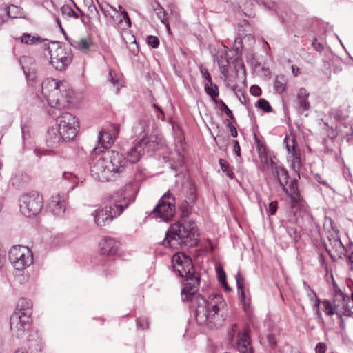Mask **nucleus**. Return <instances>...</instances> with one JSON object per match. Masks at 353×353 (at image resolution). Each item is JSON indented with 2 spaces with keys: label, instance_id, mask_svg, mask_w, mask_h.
Listing matches in <instances>:
<instances>
[{
  "label": "nucleus",
  "instance_id": "1",
  "mask_svg": "<svg viewBox=\"0 0 353 353\" xmlns=\"http://www.w3.org/2000/svg\"><path fill=\"white\" fill-rule=\"evenodd\" d=\"M174 272L180 277L185 278L181 290L183 301L196 302L195 319L201 325L210 329H216L223 324L227 316V304L223 296L219 294L209 296L206 300L196 292L199 290L200 278L195 274L192 259L182 252L172 256Z\"/></svg>",
  "mask_w": 353,
  "mask_h": 353
},
{
  "label": "nucleus",
  "instance_id": "2",
  "mask_svg": "<svg viewBox=\"0 0 353 353\" xmlns=\"http://www.w3.org/2000/svg\"><path fill=\"white\" fill-rule=\"evenodd\" d=\"M198 236L196 223L192 219L182 217L169 227L162 245L173 249L192 248L198 244Z\"/></svg>",
  "mask_w": 353,
  "mask_h": 353
},
{
  "label": "nucleus",
  "instance_id": "3",
  "mask_svg": "<svg viewBox=\"0 0 353 353\" xmlns=\"http://www.w3.org/2000/svg\"><path fill=\"white\" fill-rule=\"evenodd\" d=\"M125 162L123 155L119 152L106 151L98 159L92 160L90 166L91 176L101 182L113 180L123 172Z\"/></svg>",
  "mask_w": 353,
  "mask_h": 353
},
{
  "label": "nucleus",
  "instance_id": "4",
  "mask_svg": "<svg viewBox=\"0 0 353 353\" xmlns=\"http://www.w3.org/2000/svg\"><path fill=\"white\" fill-rule=\"evenodd\" d=\"M112 203L102 209H97L92 214L95 223L103 227L109 224L113 219L119 216L132 201L131 196L117 192L110 196Z\"/></svg>",
  "mask_w": 353,
  "mask_h": 353
},
{
  "label": "nucleus",
  "instance_id": "5",
  "mask_svg": "<svg viewBox=\"0 0 353 353\" xmlns=\"http://www.w3.org/2000/svg\"><path fill=\"white\" fill-rule=\"evenodd\" d=\"M45 50L50 55V63L57 70L63 71L70 64L72 59L71 49L57 41L50 42Z\"/></svg>",
  "mask_w": 353,
  "mask_h": 353
},
{
  "label": "nucleus",
  "instance_id": "6",
  "mask_svg": "<svg viewBox=\"0 0 353 353\" xmlns=\"http://www.w3.org/2000/svg\"><path fill=\"white\" fill-rule=\"evenodd\" d=\"M64 108L50 109L49 114L57 120L59 130L63 134L64 141L73 139L77 135L76 118L68 112L62 110Z\"/></svg>",
  "mask_w": 353,
  "mask_h": 353
},
{
  "label": "nucleus",
  "instance_id": "7",
  "mask_svg": "<svg viewBox=\"0 0 353 353\" xmlns=\"http://www.w3.org/2000/svg\"><path fill=\"white\" fill-rule=\"evenodd\" d=\"M21 212L27 217L38 214L43 206V199L37 192L22 194L19 199Z\"/></svg>",
  "mask_w": 353,
  "mask_h": 353
},
{
  "label": "nucleus",
  "instance_id": "8",
  "mask_svg": "<svg viewBox=\"0 0 353 353\" xmlns=\"http://www.w3.org/2000/svg\"><path fill=\"white\" fill-rule=\"evenodd\" d=\"M8 259L17 270H23L33 263V254L30 250L19 245L10 248Z\"/></svg>",
  "mask_w": 353,
  "mask_h": 353
},
{
  "label": "nucleus",
  "instance_id": "9",
  "mask_svg": "<svg viewBox=\"0 0 353 353\" xmlns=\"http://www.w3.org/2000/svg\"><path fill=\"white\" fill-rule=\"evenodd\" d=\"M176 199L169 191L165 192L153 209L152 214L164 221H169L175 214Z\"/></svg>",
  "mask_w": 353,
  "mask_h": 353
},
{
  "label": "nucleus",
  "instance_id": "10",
  "mask_svg": "<svg viewBox=\"0 0 353 353\" xmlns=\"http://www.w3.org/2000/svg\"><path fill=\"white\" fill-rule=\"evenodd\" d=\"M30 327V317L13 313L10 316V327L13 334L17 337H21L25 332L29 330Z\"/></svg>",
  "mask_w": 353,
  "mask_h": 353
},
{
  "label": "nucleus",
  "instance_id": "11",
  "mask_svg": "<svg viewBox=\"0 0 353 353\" xmlns=\"http://www.w3.org/2000/svg\"><path fill=\"white\" fill-rule=\"evenodd\" d=\"M51 95V97L46 98L50 107V109L65 108L68 105L71 99L70 91L67 90L63 85L59 88V92L57 94Z\"/></svg>",
  "mask_w": 353,
  "mask_h": 353
},
{
  "label": "nucleus",
  "instance_id": "12",
  "mask_svg": "<svg viewBox=\"0 0 353 353\" xmlns=\"http://www.w3.org/2000/svg\"><path fill=\"white\" fill-rule=\"evenodd\" d=\"M282 190L285 194L291 199V205L293 208L296 206H300L301 203L299 190L297 185V181L294 179L290 181L288 186L287 185H283Z\"/></svg>",
  "mask_w": 353,
  "mask_h": 353
},
{
  "label": "nucleus",
  "instance_id": "13",
  "mask_svg": "<svg viewBox=\"0 0 353 353\" xmlns=\"http://www.w3.org/2000/svg\"><path fill=\"white\" fill-rule=\"evenodd\" d=\"M235 279L238 288V294L240 296V300L243 305V310L248 313L251 312V301L250 298L248 297L244 290V278L239 272L236 276Z\"/></svg>",
  "mask_w": 353,
  "mask_h": 353
},
{
  "label": "nucleus",
  "instance_id": "14",
  "mask_svg": "<svg viewBox=\"0 0 353 353\" xmlns=\"http://www.w3.org/2000/svg\"><path fill=\"white\" fill-rule=\"evenodd\" d=\"M119 247V243L112 237L105 236L99 243L100 252L103 255H115Z\"/></svg>",
  "mask_w": 353,
  "mask_h": 353
},
{
  "label": "nucleus",
  "instance_id": "15",
  "mask_svg": "<svg viewBox=\"0 0 353 353\" xmlns=\"http://www.w3.org/2000/svg\"><path fill=\"white\" fill-rule=\"evenodd\" d=\"M310 93L304 88H301L297 92L295 100L296 110L299 114H303L310 108L308 101Z\"/></svg>",
  "mask_w": 353,
  "mask_h": 353
},
{
  "label": "nucleus",
  "instance_id": "16",
  "mask_svg": "<svg viewBox=\"0 0 353 353\" xmlns=\"http://www.w3.org/2000/svg\"><path fill=\"white\" fill-rule=\"evenodd\" d=\"M143 154L144 149L142 148V144H139L138 143L128 150L125 156H123L125 161H126L123 166V171L128 164L138 162Z\"/></svg>",
  "mask_w": 353,
  "mask_h": 353
},
{
  "label": "nucleus",
  "instance_id": "17",
  "mask_svg": "<svg viewBox=\"0 0 353 353\" xmlns=\"http://www.w3.org/2000/svg\"><path fill=\"white\" fill-rule=\"evenodd\" d=\"M237 348L240 353H253L249 332L247 329L239 332Z\"/></svg>",
  "mask_w": 353,
  "mask_h": 353
},
{
  "label": "nucleus",
  "instance_id": "18",
  "mask_svg": "<svg viewBox=\"0 0 353 353\" xmlns=\"http://www.w3.org/2000/svg\"><path fill=\"white\" fill-rule=\"evenodd\" d=\"M62 85L63 83L57 81L55 79H45L41 84V92L44 98L51 97V94H57L59 92V88Z\"/></svg>",
  "mask_w": 353,
  "mask_h": 353
},
{
  "label": "nucleus",
  "instance_id": "19",
  "mask_svg": "<svg viewBox=\"0 0 353 353\" xmlns=\"http://www.w3.org/2000/svg\"><path fill=\"white\" fill-rule=\"evenodd\" d=\"M114 137L112 136L110 132H108L106 130L100 131L98 136V141L100 144H101V147L97 146L93 149V152L96 154L100 153L102 152V148H108L114 141Z\"/></svg>",
  "mask_w": 353,
  "mask_h": 353
},
{
  "label": "nucleus",
  "instance_id": "20",
  "mask_svg": "<svg viewBox=\"0 0 353 353\" xmlns=\"http://www.w3.org/2000/svg\"><path fill=\"white\" fill-rule=\"evenodd\" d=\"M29 348L32 352H40L42 350L44 343L41 335L37 330H32L28 336Z\"/></svg>",
  "mask_w": 353,
  "mask_h": 353
},
{
  "label": "nucleus",
  "instance_id": "21",
  "mask_svg": "<svg viewBox=\"0 0 353 353\" xmlns=\"http://www.w3.org/2000/svg\"><path fill=\"white\" fill-rule=\"evenodd\" d=\"M50 211L57 216H62L65 211V205L64 201H61L59 195L52 197L48 203Z\"/></svg>",
  "mask_w": 353,
  "mask_h": 353
},
{
  "label": "nucleus",
  "instance_id": "22",
  "mask_svg": "<svg viewBox=\"0 0 353 353\" xmlns=\"http://www.w3.org/2000/svg\"><path fill=\"white\" fill-rule=\"evenodd\" d=\"M350 303V298L344 294L339 288L334 289V296L333 304L334 308L340 310L341 308H347Z\"/></svg>",
  "mask_w": 353,
  "mask_h": 353
},
{
  "label": "nucleus",
  "instance_id": "23",
  "mask_svg": "<svg viewBox=\"0 0 353 353\" xmlns=\"http://www.w3.org/2000/svg\"><path fill=\"white\" fill-rule=\"evenodd\" d=\"M270 167L274 170V174L276 176L277 181L279 185L283 187L284 185H288L289 179V174L288 170L283 166L278 165L272 160L270 162Z\"/></svg>",
  "mask_w": 353,
  "mask_h": 353
},
{
  "label": "nucleus",
  "instance_id": "24",
  "mask_svg": "<svg viewBox=\"0 0 353 353\" xmlns=\"http://www.w3.org/2000/svg\"><path fill=\"white\" fill-rule=\"evenodd\" d=\"M63 140V134L60 130L54 128L48 130L46 137V143L48 147L56 148Z\"/></svg>",
  "mask_w": 353,
  "mask_h": 353
},
{
  "label": "nucleus",
  "instance_id": "25",
  "mask_svg": "<svg viewBox=\"0 0 353 353\" xmlns=\"http://www.w3.org/2000/svg\"><path fill=\"white\" fill-rule=\"evenodd\" d=\"M281 228L283 230H285L286 234L288 236H285L284 234L283 236V239L285 240L288 243H296L298 241L300 235L297 231L296 228L294 225H290V224H281Z\"/></svg>",
  "mask_w": 353,
  "mask_h": 353
},
{
  "label": "nucleus",
  "instance_id": "26",
  "mask_svg": "<svg viewBox=\"0 0 353 353\" xmlns=\"http://www.w3.org/2000/svg\"><path fill=\"white\" fill-rule=\"evenodd\" d=\"M32 302L27 299L21 298L19 300L17 310L14 313H18L20 315L23 314V316L30 317L32 313Z\"/></svg>",
  "mask_w": 353,
  "mask_h": 353
},
{
  "label": "nucleus",
  "instance_id": "27",
  "mask_svg": "<svg viewBox=\"0 0 353 353\" xmlns=\"http://www.w3.org/2000/svg\"><path fill=\"white\" fill-rule=\"evenodd\" d=\"M29 176L23 172L15 173L10 179V182L16 188H22L29 181Z\"/></svg>",
  "mask_w": 353,
  "mask_h": 353
},
{
  "label": "nucleus",
  "instance_id": "28",
  "mask_svg": "<svg viewBox=\"0 0 353 353\" xmlns=\"http://www.w3.org/2000/svg\"><path fill=\"white\" fill-rule=\"evenodd\" d=\"M292 154H290V158L291 159V165L292 168L294 171H299L301 167V155L300 153L298 152L295 149V141L292 139Z\"/></svg>",
  "mask_w": 353,
  "mask_h": 353
},
{
  "label": "nucleus",
  "instance_id": "29",
  "mask_svg": "<svg viewBox=\"0 0 353 353\" xmlns=\"http://www.w3.org/2000/svg\"><path fill=\"white\" fill-rule=\"evenodd\" d=\"M15 39L20 40L22 43L26 45H34L37 43H41L43 40L40 37L32 36L28 33H23L20 37H17Z\"/></svg>",
  "mask_w": 353,
  "mask_h": 353
},
{
  "label": "nucleus",
  "instance_id": "30",
  "mask_svg": "<svg viewBox=\"0 0 353 353\" xmlns=\"http://www.w3.org/2000/svg\"><path fill=\"white\" fill-rule=\"evenodd\" d=\"M291 208L292 210H290L288 213L287 219L283 220L282 221V223H284L285 225H295V223L297 222L298 217L299 216V206H296V208H293L292 205H291Z\"/></svg>",
  "mask_w": 353,
  "mask_h": 353
},
{
  "label": "nucleus",
  "instance_id": "31",
  "mask_svg": "<svg viewBox=\"0 0 353 353\" xmlns=\"http://www.w3.org/2000/svg\"><path fill=\"white\" fill-rule=\"evenodd\" d=\"M139 144H142V148L144 149V153L152 152H153L157 147V144L155 141L152 139H148L143 137V138L138 142Z\"/></svg>",
  "mask_w": 353,
  "mask_h": 353
},
{
  "label": "nucleus",
  "instance_id": "32",
  "mask_svg": "<svg viewBox=\"0 0 353 353\" xmlns=\"http://www.w3.org/2000/svg\"><path fill=\"white\" fill-rule=\"evenodd\" d=\"M287 79L283 75L276 76L274 82V88L277 93H282L285 90Z\"/></svg>",
  "mask_w": 353,
  "mask_h": 353
},
{
  "label": "nucleus",
  "instance_id": "33",
  "mask_svg": "<svg viewBox=\"0 0 353 353\" xmlns=\"http://www.w3.org/2000/svg\"><path fill=\"white\" fill-rule=\"evenodd\" d=\"M217 63L219 66L221 74L224 77L225 79L228 77V66L229 61L225 54H221L217 57Z\"/></svg>",
  "mask_w": 353,
  "mask_h": 353
},
{
  "label": "nucleus",
  "instance_id": "34",
  "mask_svg": "<svg viewBox=\"0 0 353 353\" xmlns=\"http://www.w3.org/2000/svg\"><path fill=\"white\" fill-rule=\"evenodd\" d=\"M205 92L210 96L212 101L216 103L217 101L219 99H217L216 97L219 95V89L216 84L212 83V82H210V83H206L205 85Z\"/></svg>",
  "mask_w": 353,
  "mask_h": 353
},
{
  "label": "nucleus",
  "instance_id": "35",
  "mask_svg": "<svg viewBox=\"0 0 353 353\" xmlns=\"http://www.w3.org/2000/svg\"><path fill=\"white\" fill-rule=\"evenodd\" d=\"M322 303L324 305V311L327 315L332 316L336 314L341 319L342 318L341 311L334 308V304L332 305L330 301L324 300Z\"/></svg>",
  "mask_w": 353,
  "mask_h": 353
},
{
  "label": "nucleus",
  "instance_id": "36",
  "mask_svg": "<svg viewBox=\"0 0 353 353\" xmlns=\"http://www.w3.org/2000/svg\"><path fill=\"white\" fill-rule=\"evenodd\" d=\"M70 43L74 48L83 52L88 50L90 47V43L89 41L86 39L74 40Z\"/></svg>",
  "mask_w": 353,
  "mask_h": 353
},
{
  "label": "nucleus",
  "instance_id": "37",
  "mask_svg": "<svg viewBox=\"0 0 353 353\" xmlns=\"http://www.w3.org/2000/svg\"><path fill=\"white\" fill-rule=\"evenodd\" d=\"M121 15L122 18L119 19L118 25H120V27L123 29L131 27V21L128 12L125 10L121 11Z\"/></svg>",
  "mask_w": 353,
  "mask_h": 353
},
{
  "label": "nucleus",
  "instance_id": "38",
  "mask_svg": "<svg viewBox=\"0 0 353 353\" xmlns=\"http://www.w3.org/2000/svg\"><path fill=\"white\" fill-rule=\"evenodd\" d=\"M216 273L218 275L219 281L221 283L222 286L225 288V290L228 291L231 290L230 288L228 286L227 283L226 274L224 272L222 267H218L216 268Z\"/></svg>",
  "mask_w": 353,
  "mask_h": 353
},
{
  "label": "nucleus",
  "instance_id": "39",
  "mask_svg": "<svg viewBox=\"0 0 353 353\" xmlns=\"http://www.w3.org/2000/svg\"><path fill=\"white\" fill-rule=\"evenodd\" d=\"M216 104H219L220 105V110L225 112L227 117H229V119L232 121H234L235 118L230 110V109L228 107V105L225 103V102L223 100H219L217 101V103Z\"/></svg>",
  "mask_w": 353,
  "mask_h": 353
},
{
  "label": "nucleus",
  "instance_id": "40",
  "mask_svg": "<svg viewBox=\"0 0 353 353\" xmlns=\"http://www.w3.org/2000/svg\"><path fill=\"white\" fill-rule=\"evenodd\" d=\"M157 7L159 8V11L157 12V17L159 19L161 20V21L165 25L168 30H170V26L169 23L168 22V19L166 17V13L164 10V9L159 4L157 3Z\"/></svg>",
  "mask_w": 353,
  "mask_h": 353
},
{
  "label": "nucleus",
  "instance_id": "41",
  "mask_svg": "<svg viewBox=\"0 0 353 353\" xmlns=\"http://www.w3.org/2000/svg\"><path fill=\"white\" fill-rule=\"evenodd\" d=\"M256 106L261 108L265 112H271L272 111V108L269 102L264 99H259L256 103Z\"/></svg>",
  "mask_w": 353,
  "mask_h": 353
},
{
  "label": "nucleus",
  "instance_id": "42",
  "mask_svg": "<svg viewBox=\"0 0 353 353\" xmlns=\"http://www.w3.org/2000/svg\"><path fill=\"white\" fill-rule=\"evenodd\" d=\"M63 14L68 17L77 19L79 15L75 12L73 9L69 5H63L61 8Z\"/></svg>",
  "mask_w": 353,
  "mask_h": 353
},
{
  "label": "nucleus",
  "instance_id": "43",
  "mask_svg": "<svg viewBox=\"0 0 353 353\" xmlns=\"http://www.w3.org/2000/svg\"><path fill=\"white\" fill-rule=\"evenodd\" d=\"M256 149L259 157L262 160L263 156H266V148L263 142L261 141L256 137Z\"/></svg>",
  "mask_w": 353,
  "mask_h": 353
},
{
  "label": "nucleus",
  "instance_id": "44",
  "mask_svg": "<svg viewBox=\"0 0 353 353\" xmlns=\"http://www.w3.org/2000/svg\"><path fill=\"white\" fill-rule=\"evenodd\" d=\"M88 14L90 19H97L98 21H100L99 13L96 6L91 3L88 8Z\"/></svg>",
  "mask_w": 353,
  "mask_h": 353
},
{
  "label": "nucleus",
  "instance_id": "45",
  "mask_svg": "<svg viewBox=\"0 0 353 353\" xmlns=\"http://www.w3.org/2000/svg\"><path fill=\"white\" fill-rule=\"evenodd\" d=\"M219 165L220 167L223 172H225L227 176H228L230 179H233L234 176V172L229 169V165L228 163L224 162L223 159L219 160Z\"/></svg>",
  "mask_w": 353,
  "mask_h": 353
},
{
  "label": "nucleus",
  "instance_id": "46",
  "mask_svg": "<svg viewBox=\"0 0 353 353\" xmlns=\"http://www.w3.org/2000/svg\"><path fill=\"white\" fill-rule=\"evenodd\" d=\"M6 13L10 18H17L19 14V8L14 5H10L6 7Z\"/></svg>",
  "mask_w": 353,
  "mask_h": 353
},
{
  "label": "nucleus",
  "instance_id": "47",
  "mask_svg": "<svg viewBox=\"0 0 353 353\" xmlns=\"http://www.w3.org/2000/svg\"><path fill=\"white\" fill-rule=\"evenodd\" d=\"M332 247L335 249V250L338 252H342L344 250V245L341 241L339 238H334L333 239H330Z\"/></svg>",
  "mask_w": 353,
  "mask_h": 353
},
{
  "label": "nucleus",
  "instance_id": "48",
  "mask_svg": "<svg viewBox=\"0 0 353 353\" xmlns=\"http://www.w3.org/2000/svg\"><path fill=\"white\" fill-rule=\"evenodd\" d=\"M146 42L148 45L152 48H157L159 45V39L157 37L152 35H149L146 37Z\"/></svg>",
  "mask_w": 353,
  "mask_h": 353
},
{
  "label": "nucleus",
  "instance_id": "49",
  "mask_svg": "<svg viewBox=\"0 0 353 353\" xmlns=\"http://www.w3.org/2000/svg\"><path fill=\"white\" fill-rule=\"evenodd\" d=\"M63 178L64 179L69 180L73 184H76L78 182L77 176L72 172H64L63 173Z\"/></svg>",
  "mask_w": 353,
  "mask_h": 353
},
{
  "label": "nucleus",
  "instance_id": "50",
  "mask_svg": "<svg viewBox=\"0 0 353 353\" xmlns=\"http://www.w3.org/2000/svg\"><path fill=\"white\" fill-rule=\"evenodd\" d=\"M137 325L139 328L144 330L148 327L149 323L146 317H140L137 320Z\"/></svg>",
  "mask_w": 353,
  "mask_h": 353
},
{
  "label": "nucleus",
  "instance_id": "51",
  "mask_svg": "<svg viewBox=\"0 0 353 353\" xmlns=\"http://www.w3.org/2000/svg\"><path fill=\"white\" fill-rule=\"evenodd\" d=\"M100 8H101V10L102 11V12L104 14L105 16H108V15H110L112 18H113L114 17L110 15V14L108 12V8H110L111 10H112L115 13H117L118 12V10H117L116 8L110 6V4L107 3L105 5V7L103 6H100Z\"/></svg>",
  "mask_w": 353,
  "mask_h": 353
},
{
  "label": "nucleus",
  "instance_id": "52",
  "mask_svg": "<svg viewBox=\"0 0 353 353\" xmlns=\"http://www.w3.org/2000/svg\"><path fill=\"white\" fill-rule=\"evenodd\" d=\"M277 210V202L272 201L269 203L268 213L269 215H274Z\"/></svg>",
  "mask_w": 353,
  "mask_h": 353
},
{
  "label": "nucleus",
  "instance_id": "53",
  "mask_svg": "<svg viewBox=\"0 0 353 353\" xmlns=\"http://www.w3.org/2000/svg\"><path fill=\"white\" fill-rule=\"evenodd\" d=\"M250 93L253 96L259 97L261 94V90L258 85H254L250 88Z\"/></svg>",
  "mask_w": 353,
  "mask_h": 353
},
{
  "label": "nucleus",
  "instance_id": "54",
  "mask_svg": "<svg viewBox=\"0 0 353 353\" xmlns=\"http://www.w3.org/2000/svg\"><path fill=\"white\" fill-rule=\"evenodd\" d=\"M341 310H343L341 312L342 316L343 315L350 316L352 314H353V305L352 303H349V307L347 308H341Z\"/></svg>",
  "mask_w": 353,
  "mask_h": 353
},
{
  "label": "nucleus",
  "instance_id": "55",
  "mask_svg": "<svg viewBox=\"0 0 353 353\" xmlns=\"http://www.w3.org/2000/svg\"><path fill=\"white\" fill-rule=\"evenodd\" d=\"M139 185L137 182H133L125 186V191H128L132 189L134 193H137L139 190Z\"/></svg>",
  "mask_w": 353,
  "mask_h": 353
},
{
  "label": "nucleus",
  "instance_id": "56",
  "mask_svg": "<svg viewBox=\"0 0 353 353\" xmlns=\"http://www.w3.org/2000/svg\"><path fill=\"white\" fill-rule=\"evenodd\" d=\"M292 139H290L288 136L285 137L284 143H285V147L288 152L291 154H292Z\"/></svg>",
  "mask_w": 353,
  "mask_h": 353
},
{
  "label": "nucleus",
  "instance_id": "57",
  "mask_svg": "<svg viewBox=\"0 0 353 353\" xmlns=\"http://www.w3.org/2000/svg\"><path fill=\"white\" fill-rule=\"evenodd\" d=\"M120 131V127L119 125L113 124L111 126V130L109 131L112 133V136L116 139Z\"/></svg>",
  "mask_w": 353,
  "mask_h": 353
},
{
  "label": "nucleus",
  "instance_id": "58",
  "mask_svg": "<svg viewBox=\"0 0 353 353\" xmlns=\"http://www.w3.org/2000/svg\"><path fill=\"white\" fill-rule=\"evenodd\" d=\"M233 143H234L233 149H232L233 152L235 154H236L237 156L240 157L241 156V148H240L239 141L236 140H234V141H233Z\"/></svg>",
  "mask_w": 353,
  "mask_h": 353
},
{
  "label": "nucleus",
  "instance_id": "59",
  "mask_svg": "<svg viewBox=\"0 0 353 353\" xmlns=\"http://www.w3.org/2000/svg\"><path fill=\"white\" fill-rule=\"evenodd\" d=\"M312 46L313 47V48L316 50V51H318V52H321L323 50V46L317 42V40L316 39H315L313 41H312Z\"/></svg>",
  "mask_w": 353,
  "mask_h": 353
},
{
  "label": "nucleus",
  "instance_id": "60",
  "mask_svg": "<svg viewBox=\"0 0 353 353\" xmlns=\"http://www.w3.org/2000/svg\"><path fill=\"white\" fill-rule=\"evenodd\" d=\"M315 350L316 353H325L326 351V345L325 343H319L316 345Z\"/></svg>",
  "mask_w": 353,
  "mask_h": 353
},
{
  "label": "nucleus",
  "instance_id": "61",
  "mask_svg": "<svg viewBox=\"0 0 353 353\" xmlns=\"http://www.w3.org/2000/svg\"><path fill=\"white\" fill-rule=\"evenodd\" d=\"M108 81H110L113 84V85H117L119 84V80L113 77V72L112 70H109Z\"/></svg>",
  "mask_w": 353,
  "mask_h": 353
},
{
  "label": "nucleus",
  "instance_id": "62",
  "mask_svg": "<svg viewBox=\"0 0 353 353\" xmlns=\"http://www.w3.org/2000/svg\"><path fill=\"white\" fill-rule=\"evenodd\" d=\"M227 126L230 129L231 136L232 137H236L238 132L236 128L231 123H228Z\"/></svg>",
  "mask_w": 353,
  "mask_h": 353
},
{
  "label": "nucleus",
  "instance_id": "63",
  "mask_svg": "<svg viewBox=\"0 0 353 353\" xmlns=\"http://www.w3.org/2000/svg\"><path fill=\"white\" fill-rule=\"evenodd\" d=\"M307 296L311 301H313L316 299H319L316 296V292L312 289L307 291Z\"/></svg>",
  "mask_w": 353,
  "mask_h": 353
},
{
  "label": "nucleus",
  "instance_id": "64",
  "mask_svg": "<svg viewBox=\"0 0 353 353\" xmlns=\"http://www.w3.org/2000/svg\"><path fill=\"white\" fill-rule=\"evenodd\" d=\"M33 152L35 154V156L38 157V159H40L43 155L46 154V150L37 148L34 149Z\"/></svg>",
  "mask_w": 353,
  "mask_h": 353
}]
</instances>
